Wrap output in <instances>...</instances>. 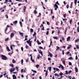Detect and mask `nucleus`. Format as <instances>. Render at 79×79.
Returning a JSON list of instances; mask_svg holds the SVG:
<instances>
[{
  "instance_id": "obj_39",
  "label": "nucleus",
  "mask_w": 79,
  "mask_h": 79,
  "mask_svg": "<svg viewBox=\"0 0 79 79\" xmlns=\"http://www.w3.org/2000/svg\"><path fill=\"white\" fill-rule=\"evenodd\" d=\"M39 53H40L41 54V55H43V54H42V52L40 51Z\"/></svg>"
},
{
  "instance_id": "obj_59",
  "label": "nucleus",
  "mask_w": 79,
  "mask_h": 79,
  "mask_svg": "<svg viewBox=\"0 0 79 79\" xmlns=\"http://www.w3.org/2000/svg\"><path fill=\"white\" fill-rule=\"evenodd\" d=\"M21 49L22 51V52L23 51V47H22L21 48Z\"/></svg>"
},
{
  "instance_id": "obj_51",
  "label": "nucleus",
  "mask_w": 79,
  "mask_h": 79,
  "mask_svg": "<svg viewBox=\"0 0 79 79\" xmlns=\"http://www.w3.org/2000/svg\"><path fill=\"white\" fill-rule=\"evenodd\" d=\"M67 31V28L65 29V31L64 32L65 34L66 35V32Z\"/></svg>"
},
{
  "instance_id": "obj_21",
  "label": "nucleus",
  "mask_w": 79,
  "mask_h": 79,
  "mask_svg": "<svg viewBox=\"0 0 79 79\" xmlns=\"http://www.w3.org/2000/svg\"><path fill=\"white\" fill-rule=\"evenodd\" d=\"M31 71H33V72H34V73H37V71H35V70H34L32 69Z\"/></svg>"
},
{
  "instance_id": "obj_25",
  "label": "nucleus",
  "mask_w": 79,
  "mask_h": 79,
  "mask_svg": "<svg viewBox=\"0 0 79 79\" xmlns=\"http://www.w3.org/2000/svg\"><path fill=\"white\" fill-rule=\"evenodd\" d=\"M18 23V21H15L13 23H14V24H16V23Z\"/></svg>"
},
{
  "instance_id": "obj_37",
  "label": "nucleus",
  "mask_w": 79,
  "mask_h": 79,
  "mask_svg": "<svg viewBox=\"0 0 79 79\" xmlns=\"http://www.w3.org/2000/svg\"><path fill=\"white\" fill-rule=\"evenodd\" d=\"M71 72H72V71L71 70H70L69 71L68 73V74H70V73H71Z\"/></svg>"
},
{
  "instance_id": "obj_62",
  "label": "nucleus",
  "mask_w": 79,
  "mask_h": 79,
  "mask_svg": "<svg viewBox=\"0 0 79 79\" xmlns=\"http://www.w3.org/2000/svg\"><path fill=\"white\" fill-rule=\"evenodd\" d=\"M9 39V38H7V39H6V40H5V41L6 42V41H7V40H8Z\"/></svg>"
},
{
  "instance_id": "obj_17",
  "label": "nucleus",
  "mask_w": 79,
  "mask_h": 79,
  "mask_svg": "<svg viewBox=\"0 0 79 79\" xmlns=\"http://www.w3.org/2000/svg\"><path fill=\"white\" fill-rule=\"evenodd\" d=\"M74 3L75 5H76V3H77V0H74Z\"/></svg>"
},
{
  "instance_id": "obj_34",
  "label": "nucleus",
  "mask_w": 79,
  "mask_h": 79,
  "mask_svg": "<svg viewBox=\"0 0 79 79\" xmlns=\"http://www.w3.org/2000/svg\"><path fill=\"white\" fill-rule=\"evenodd\" d=\"M49 33V31H48L46 33V35H48V34Z\"/></svg>"
},
{
  "instance_id": "obj_46",
  "label": "nucleus",
  "mask_w": 79,
  "mask_h": 79,
  "mask_svg": "<svg viewBox=\"0 0 79 79\" xmlns=\"http://www.w3.org/2000/svg\"><path fill=\"white\" fill-rule=\"evenodd\" d=\"M16 1H17L18 2H22V0H15Z\"/></svg>"
},
{
  "instance_id": "obj_28",
  "label": "nucleus",
  "mask_w": 79,
  "mask_h": 79,
  "mask_svg": "<svg viewBox=\"0 0 79 79\" xmlns=\"http://www.w3.org/2000/svg\"><path fill=\"white\" fill-rule=\"evenodd\" d=\"M53 39H56V40H57V39H58V38H57V37H53Z\"/></svg>"
},
{
  "instance_id": "obj_54",
  "label": "nucleus",
  "mask_w": 79,
  "mask_h": 79,
  "mask_svg": "<svg viewBox=\"0 0 79 79\" xmlns=\"http://www.w3.org/2000/svg\"><path fill=\"white\" fill-rule=\"evenodd\" d=\"M28 44H29V45L30 46V47H31V43H28Z\"/></svg>"
},
{
  "instance_id": "obj_10",
  "label": "nucleus",
  "mask_w": 79,
  "mask_h": 79,
  "mask_svg": "<svg viewBox=\"0 0 79 79\" xmlns=\"http://www.w3.org/2000/svg\"><path fill=\"white\" fill-rule=\"evenodd\" d=\"M19 34H20L21 35H22V36H23V35H24V34H23V33H21L20 32H19Z\"/></svg>"
},
{
  "instance_id": "obj_12",
  "label": "nucleus",
  "mask_w": 79,
  "mask_h": 79,
  "mask_svg": "<svg viewBox=\"0 0 79 79\" xmlns=\"http://www.w3.org/2000/svg\"><path fill=\"white\" fill-rule=\"evenodd\" d=\"M49 55L50 57H52V56H53V55H52V54H51L50 52H49Z\"/></svg>"
},
{
  "instance_id": "obj_29",
  "label": "nucleus",
  "mask_w": 79,
  "mask_h": 79,
  "mask_svg": "<svg viewBox=\"0 0 79 79\" xmlns=\"http://www.w3.org/2000/svg\"><path fill=\"white\" fill-rule=\"evenodd\" d=\"M65 74H68V72L67 71H65Z\"/></svg>"
},
{
  "instance_id": "obj_31",
  "label": "nucleus",
  "mask_w": 79,
  "mask_h": 79,
  "mask_svg": "<svg viewBox=\"0 0 79 79\" xmlns=\"http://www.w3.org/2000/svg\"><path fill=\"white\" fill-rule=\"evenodd\" d=\"M57 48L56 49V51L58 50H60V48L59 47L56 46Z\"/></svg>"
},
{
  "instance_id": "obj_44",
  "label": "nucleus",
  "mask_w": 79,
  "mask_h": 79,
  "mask_svg": "<svg viewBox=\"0 0 79 79\" xmlns=\"http://www.w3.org/2000/svg\"><path fill=\"white\" fill-rule=\"evenodd\" d=\"M77 31L78 32H79V26H78L77 27Z\"/></svg>"
},
{
  "instance_id": "obj_60",
  "label": "nucleus",
  "mask_w": 79,
  "mask_h": 79,
  "mask_svg": "<svg viewBox=\"0 0 79 79\" xmlns=\"http://www.w3.org/2000/svg\"><path fill=\"white\" fill-rule=\"evenodd\" d=\"M72 22H73V20H71L70 21V24H71V23H72Z\"/></svg>"
},
{
  "instance_id": "obj_43",
  "label": "nucleus",
  "mask_w": 79,
  "mask_h": 79,
  "mask_svg": "<svg viewBox=\"0 0 79 79\" xmlns=\"http://www.w3.org/2000/svg\"><path fill=\"white\" fill-rule=\"evenodd\" d=\"M62 63L63 64H65V61L64 60H63L62 62Z\"/></svg>"
},
{
  "instance_id": "obj_47",
  "label": "nucleus",
  "mask_w": 79,
  "mask_h": 79,
  "mask_svg": "<svg viewBox=\"0 0 79 79\" xmlns=\"http://www.w3.org/2000/svg\"><path fill=\"white\" fill-rule=\"evenodd\" d=\"M77 58H78V57H77V56H76V58H75V60H77Z\"/></svg>"
},
{
  "instance_id": "obj_38",
  "label": "nucleus",
  "mask_w": 79,
  "mask_h": 79,
  "mask_svg": "<svg viewBox=\"0 0 79 79\" xmlns=\"http://www.w3.org/2000/svg\"><path fill=\"white\" fill-rule=\"evenodd\" d=\"M69 60H71V59L73 60V57H70L69 58Z\"/></svg>"
},
{
  "instance_id": "obj_18",
  "label": "nucleus",
  "mask_w": 79,
  "mask_h": 79,
  "mask_svg": "<svg viewBox=\"0 0 79 79\" xmlns=\"http://www.w3.org/2000/svg\"><path fill=\"white\" fill-rule=\"evenodd\" d=\"M48 74V71L46 70V73H45V76H47Z\"/></svg>"
},
{
  "instance_id": "obj_23",
  "label": "nucleus",
  "mask_w": 79,
  "mask_h": 79,
  "mask_svg": "<svg viewBox=\"0 0 79 79\" xmlns=\"http://www.w3.org/2000/svg\"><path fill=\"white\" fill-rule=\"evenodd\" d=\"M12 63H16V61H15V60H12Z\"/></svg>"
},
{
  "instance_id": "obj_1",
  "label": "nucleus",
  "mask_w": 79,
  "mask_h": 79,
  "mask_svg": "<svg viewBox=\"0 0 79 79\" xmlns=\"http://www.w3.org/2000/svg\"><path fill=\"white\" fill-rule=\"evenodd\" d=\"M1 56L2 57V59L3 60H7V57L3 55H1Z\"/></svg>"
},
{
  "instance_id": "obj_48",
  "label": "nucleus",
  "mask_w": 79,
  "mask_h": 79,
  "mask_svg": "<svg viewBox=\"0 0 79 79\" xmlns=\"http://www.w3.org/2000/svg\"><path fill=\"white\" fill-rule=\"evenodd\" d=\"M29 59H27L26 60V62H27H27H29Z\"/></svg>"
},
{
  "instance_id": "obj_41",
  "label": "nucleus",
  "mask_w": 79,
  "mask_h": 79,
  "mask_svg": "<svg viewBox=\"0 0 79 79\" xmlns=\"http://www.w3.org/2000/svg\"><path fill=\"white\" fill-rule=\"evenodd\" d=\"M5 16L6 17V18H8V15H5Z\"/></svg>"
},
{
  "instance_id": "obj_6",
  "label": "nucleus",
  "mask_w": 79,
  "mask_h": 79,
  "mask_svg": "<svg viewBox=\"0 0 79 79\" xmlns=\"http://www.w3.org/2000/svg\"><path fill=\"white\" fill-rule=\"evenodd\" d=\"M75 70L76 73H78V69L77 67H75Z\"/></svg>"
},
{
  "instance_id": "obj_35",
  "label": "nucleus",
  "mask_w": 79,
  "mask_h": 79,
  "mask_svg": "<svg viewBox=\"0 0 79 79\" xmlns=\"http://www.w3.org/2000/svg\"><path fill=\"white\" fill-rule=\"evenodd\" d=\"M36 33H35V32H34V34L33 35V36H35V35H36Z\"/></svg>"
},
{
  "instance_id": "obj_9",
  "label": "nucleus",
  "mask_w": 79,
  "mask_h": 79,
  "mask_svg": "<svg viewBox=\"0 0 79 79\" xmlns=\"http://www.w3.org/2000/svg\"><path fill=\"white\" fill-rule=\"evenodd\" d=\"M54 76H58V77H60L59 75L57 73H55Z\"/></svg>"
},
{
  "instance_id": "obj_27",
  "label": "nucleus",
  "mask_w": 79,
  "mask_h": 79,
  "mask_svg": "<svg viewBox=\"0 0 79 79\" xmlns=\"http://www.w3.org/2000/svg\"><path fill=\"white\" fill-rule=\"evenodd\" d=\"M19 24H20V26L21 27H22V26L21 25H22V22H21V21H20L19 22Z\"/></svg>"
},
{
  "instance_id": "obj_32",
  "label": "nucleus",
  "mask_w": 79,
  "mask_h": 79,
  "mask_svg": "<svg viewBox=\"0 0 79 79\" xmlns=\"http://www.w3.org/2000/svg\"><path fill=\"white\" fill-rule=\"evenodd\" d=\"M10 66H11V67H13V66H14V65H13V64H10Z\"/></svg>"
},
{
  "instance_id": "obj_40",
  "label": "nucleus",
  "mask_w": 79,
  "mask_h": 79,
  "mask_svg": "<svg viewBox=\"0 0 79 79\" xmlns=\"http://www.w3.org/2000/svg\"><path fill=\"white\" fill-rule=\"evenodd\" d=\"M31 61H32V62H33V63H34L35 61H34V59H31Z\"/></svg>"
},
{
  "instance_id": "obj_8",
  "label": "nucleus",
  "mask_w": 79,
  "mask_h": 79,
  "mask_svg": "<svg viewBox=\"0 0 79 79\" xmlns=\"http://www.w3.org/2000/svg\"><path fill=\"white\" fill-rule=\"evenodd\" d=\"M70 39H71V37L69 36L67 39V41H69L70 40Z\"/></svg>"
},
{
  "instance_id": "obj_58",
  "label": "nucleus",
  "mask_w": 79,
  "mask_h": 79,
  "mask_svg": "<svg viewBox=\"0 0 79 79\" xmlns=\"http://www.w3.org/2000/svg\"><path fill=\"white\" fill-rule=\"evenodd\" d=\"M23 59H22L21 60V63H23Z\"/></svg>"
},
{
  "instance_id": "obj_16",
  "label": "nucleus",
  "mask_w": 79,
  "mask_h": 79,
  "mask_svg": "<svg viewBox=\"0 0 79 79\" xmlns=\"http://www.w3.org/2000/svg\"><path fill=\"white\" fill-rule=\"evenodd\" d=\"M49 68V71H51L52 70V67H48Z\"/></svg>"
},
{
  "instance_id": "obj_49",
  "label": "nucleus",
  "mask_w": 79,
  "mask_h": 79,
  "mask_svg": "<svg viewBox=\"0 0 79 79\" xmlns=\"http://www.w3.org/2000/svg\"><path fill=\"white\" fill-rule=\"evenodd\" d=\"M55 8V10H57V8H58V7H54Z\"/></svg>"
},
{
  "instance_id": "obj_19",
  "label": "nucleus",
  "mask_w": 79,
  "mask_h": 79,
  "mask_svg": "<svg viewBox=\"0 0 79 79\" xmlns=\"http://www.w3.org/2000/svg\"><path fill=\"white\" fill-rule=\"evenodd\" d=\"M6 49L8 51H10V49L9 48L8 46H6Z\"/></svg>"
},
{
  "instance_id": "obj_15",
  "label": "nucleus",
  "mask_w": 79,
  "mask_h": 79,
  "mask_svg": "<svg viewBox=\"0 0 79 79\" xmlns=\"http://www.w3.org/2000/svg\"><path fill=\"white\" fill-rule=\"evenodd\" d=\"M54 7H56V8H58V5H57L56 4H55L54 5Z\"/></svg>"
},
{
  "instance_id": "obj_52",
  "label": "nucleus",
  "mask_w": 79,
  "mask_h": 79,
  "mask_svg": "<svg viewBox=\"0 0 79 79\" xmlns=\"http://www.w3.org/2000/svg\"><path fill=\"white\" fill-rule=\"evenodd\" d=\"M39 64H37L36 65V68H38V67H39Z\"/></svg>"
},
{
  "instance_id": "obj_24",
  "label": "nucleus",
  "mask_w": 79,
  "mask_h": 79,
  "mask_svg": "<svg viewBox=\"0 0 79 79\" xmlns=\"http://www.w3.org/2000/svg\"><path fill=\"white\" fill-rule=\"evenodd\" d=\"M30 31L31 32H34V30L33 29L31 28L30 29Z\"/></svg>"
},
{
  "instance_id": "obj_57",
  "label": "nucleus",
  "mask_w": 79,
  "mask_h": 79,
  "mask_svg": "<svg viewBox=\"0 0 79 79\" xmlns=\"http://www.w3.org/2000/svg\"><path fill=\"white\" fill-rule=\"evenodd\" d=\"M64 50L62 51V55H64Z\"/></svg>"
},
{
  "instance_id": "obj_64",
  "label": "nucleus",
  "mask_w": 79,
  "mask_h": 79,
  "mask_svg": "<svg viewBox=\"0 0 79 79\" xmlns=\"http://www.w3.org/2000/svg\"><path fill=\"white\" fill-rule=\"evenodd\" d=\"M69 79H71V76H69Z\"/></svg>"
},
{
  "instance_id": "obj_45",
  "label": "nucleus",
  "mask_w": 79,
  "mask_h": 79,
  "mask_svg": "<svg viewBox=\"0 0 79 79\" xmlns=\"http://www.w3.org/2000/svg\"><path fill=\"white\" fill-rule=\"evenodd\" d=\"M8 30V28L7 27L6 28L5 30V31L6 32V31H7V30Z\"/></svg>"
},
{
  "instance_id": "obj_26",
  "label": "nucleus",
  "mask_w": 79,
  "mask_h": 79,
  "mask_svg": "<svg viewBox=\"0 0 79 79\" xmlns=\"http://www.w3.org/2000/svg\"><path fill=\"white\" fill-rule=\"evenodd\" d=\"M34 13L35 14H37V11H36V10H35L34 11Z\"/></svg>"
},
{
  "instance_id": "obj_55",
  "label": "nucleus",
  "mask_w": 79,
  "mask_h": 79,
  "mask_svg": "<svg viewBox=\"0 0 79 79\" xmlns=\"http://www.w3.org/2000/svg\"><path fill=\"white\" fill-rule=\"evenodd\" d=\"M47 24H48V25H49L50 23L48 21H47Z\"/></svg>"
},
{
  "instance_id": "obj_61",
  "label": "nucleus",
  "mask_w": 79,
  "mask_h": 79,
  "mask_svg": "<svg viewBox=\"0 0 79 79\" xmlns=\"http://www.w3.org/2000/svg\"><path fill=\"white\" fill-rule=\"evenodd\" d=\"M23 69H22V70H21V73H23Z\"/></svg>"
},
{
  "instance_id": "obj_42",
  "label": "nucleus",
  "mask_w": 79,
  "mask_h": 79,
  "mask_svg": "<svg viewBox=\"0 0 79 79\" xmlns=\"http://www.w3.org/2000/svg\"><path fill=\"white\" fill-rule=\"evenodd\" d=\"M30 56H31V60H32V55L30 54Z\"/></svg>"
},
{
  "instance_id": "obj_2",
  "label": "nucleus",
  "mask_w": 79,
  "mask_h": 79,
  "mask_svg": "<svg viewBox=\"0 0 79 79\" xmlns=\"http://www.w3.org/2000/svg\"><path fill=\"white\" fill-rule=\"evenodd\" d=\"M15 70V68H12L10 69V72H13Z\"/></svg>"
},
{
  "instance_id": "obj_5",
  "label": "nucleus",
  "mask_w": 79,
  "mask_h": 79,
  "mask_svg": "<svg viewBox=\"0 0 79 79\" xmlns=\"http://www.w3.org/2000/svg\"><path fill=\"white\" fill-rule=\"evenodd\" d=\"M13 79H16V76H15V75H12Z\"/></svg>"
},
{
  "instance_id": "obj_20",
  "label": "nucleus",
  "mask_w": 79,
  "mask_h": 79,
  "mask_svg": "<svg viewBox=\"0 0 79 79\" xmlns=\"http://www.w3.org/2000/svg\"><path fill=\"white\" fill-rule=\"evenodd\" d=\"M37 43L38 45H40V44H41V43L39 41H37Z\"/></svg>"
},
{
  "instance_id": "obj_33",
  "label": "nucleus",
  "mask_w": 79,
  "mask_h": 79,
  "mask_svg": "<svg viewBox=\"0 0 79 79\" xmlns=\"http://www.w3.org/2000/svg\"><path fill=\"white\" fill-rule=\"evenodd\" d=\"M40 55H38V56H37V58L38 59H39L40 58Z\"/></svg>"
},
{
  "instance_id": "obj_56",
  "label": "nucleus",
  "mask_w": 79,
  "mask_h": 79,
  "mask_svg": "<svg viewBox=\"0 0 79 79\" xmlns=\"http://www.w3.org/2000/svg\"><path fill=\"white\" fill-rule=\"evenodd\" d=\"M42 29L43 30V31H44L45 30V29H44V27H43Z\"/></svg>"
},
{
  "instance_id": "obj_63",
  "label": "nucleus",
  "mask_w": 79,
  "mask_h": 79,
  "mask_svg": "<svg viewBox=\"0 0 79 79\" xmlns=\"http://www.w3.org/2000/svg\"><path fill=\"white\" fill-rule=\"evenodd\" d=\"M63 17H64V18H65V17H66V14L64 15Z\"/></svg>"
},
{
  "instance_id": "obj_3",
  "label": "nucleus",
  "mask_w": 79,
  "mask_h": 79,
  "mask_svg": "<svg viewBox=\"0 0 79 79\" xmlns=\"http://www.w3.org/2000/svg\"><path fill=\"white\" fill-rule=\"evenodd\" d=\"M53 69L54 71H55V70H56V71H60V69L58 68H55V67H54Z\"/></svg>"
},
{
  "instance_id": "obj_36",
  "label": "nucleus",
  "mask_w": 79,
  "mask_h": 79,
  "mask_svg": "<svg viewBox=\"0 0 79 79\" xmlns=\"http://www.w3.org/2000/svg\"><path fill=\"white\" fill-rule=\"evenodd\" d=\"M69 65H70V66H71V65H72V63H71V62H69Z\"/></svg>"
},
{
  "instance_id": "obj_7",
  "label": "nucleus",
  "mask_w": 79,
  "mask_h": 79,
  "mask_svg": "<svg viewBox=\"0 0 79 79\" xmlns=\"http://www.w3.org/2000/svg\"><path fill=\"white\" fill-rule=\"evenodd\" d=\"M26 6H24L23 8V10L24 11V12H25L26 11Z\"/></svg>"
},
{
  "instance_id": "obj_30",
  "label": "nucleus",
  "mask_w": 79,
  "mask_h": 79,
  "mask_svg": "<svg viewBox=\"0 0 79 79\" xmlns=\"http://www.w3.org/2000/svg\"><path fill=\"white\" fill-rule=\"evenodd\" d=\"M63 73L61 72L59 73V75H60V76H63Z\"/></svg>"
},
{
  "instance_id": "obj_4",
  "label": "nucleus",
  "mask_w": 79,
  "mask_h": 79,
  "mask_svg": "<svg viewBox=\"0 0 79 79\" xmlns=\"http://www.w3.org/2000/svg\"><path fill=\"white\" fill-rule=\"evenodd\" d=\"M14 35H15V34H14V33H12L10 34V37H11V38H12V37H13V36H14Z\"/></svg>"
},
{
  "instance_id": "obj_22",
  "label": "nucleus",
  "mask_w": 79,
  "mask_h": 79,
  "mask_svg": "<svg viewBox=\"0 0 79 79\" xmlns=\"http://www.w3.org/2000/svg\"><path fill=\"white\" fill-rule=\"evenodd\" d=\"M79 42V40L78 39L77 40H76L75 42L76 43V42Z\"/></svg>"
},
{
  "instance_id": "obj_11",
  "label": "nucleus",
  "mask_w": 79,
  "mask_h": 79,
  "mask_svg": "<svg viewBox=\"0 0 79 79\" xmlns=\"http://www.w3.org/2000/svg\"><path fill=\"white\" fill-rule=\"evenodd\" d=\"M27 44H29V43H30L31 39H30L28 40H27Z\"/></svg>"
},
{
  "instance_id": "obj_53",
  "label": "nucleus",
  "mask_w": 79,
  "mask_h": 79,
  "mask_svg": "<svg viewBox=\"0 0 79 79\" xmlns=\"http://www.w3.org/2000/svg\"><path fill=\"white\" fill-rule=\"evenodd\" d=\"M10 48L11 50H13V47L12 46H10Z\"/></svg>"
},
{
  "instance_id": "obj_14",
  "label": "nucleus",
  "mask_w": 79,
  "mask_h": 79,
  "mask_svg": "<svg viewBox=\"0 0 79 79\" xmlns=\"http://www.w3.org/2000/svg\"><path fill=\"white\" fill-rule=\"evenodd\" d=\"M60 66L61 68H62V69H64V67H63L62 65L60 64Z\"/></svg>"
},
{
  "instance_id": "obj_13",
  "label": "nucleus",
  "mask_w": 79,
  "mask_h": 79,
  "mask_svg": "<svg viewBox=\"0 0 79 79\" xmlns=\"http://www.w3.org/2000/svg\"><path fill=\"white\" fill-rule=\"evenodd\" d=\"M69 46H68V50H69V48H71L72 47V46L71 45H69Z\"/></svg>"
},
{
  "instance_id": "obj_50",
  "label": "nucleus",
  "mask_w": 79,
  "mask_h": 79,
  "mask_svg": "<svg viewBox=\"0 0 79 79\" xmlns=\"http://www.w3.org/2000/svg\"><path fill=\"white\" fill-rule=\"evenodd\" d=\"M76 47H77V49H79V46H78V45H76Z\"/></svg>"
}]
</instances>
